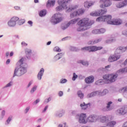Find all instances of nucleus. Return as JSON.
<instances>
[{
	"mask_svg": "<svg viewBox=\"0 0 127 127\" xmlns=\"http://www.w3.org/2000/svg\"><path fill=\"white\" fill-rule=\"evenodd\" d=\"M70 0H59L58 2L60 5L58 6L56 9L57 11H60L62 9H65L66 12H71L70 14V17L71 18L76 17V16H79V15H82L85 11L83 9H79L78 10H76L78 8V5L72 6L70 5Z\"/></svg>",
	"mask_w": 127,
	"mask_h": 127,
	"instance_id": "f257e3e1",
	"label": "nucleus"
},
{
	"mask_svg": "<svg viewBox=\"0 0 127 127\" xmlns=\"http://www.w3.org/2000/svg\"><path fill=\"white\" fill-rule=\"evenodd\" d=\"M75 23H77V25L79 26L77 28V31H85L88 29V26H91L94 24V21H90L88 18H84L81 20H80V18H77L71 20L66 25L69 26L70 24H75Z\"/></svg>",
	"mask_w": 127,
	"mask_h": 127,
	"instance_id": "f03ea898",
	"label": "nucleus"
},
{
	"mask_svg": "<svg viewBox=\"0 0 127 127\" xmlns=\"http://www.w3.org/2000/svg\"><path fill=\"white\" fill-rule=\"evenodd\" d=\"M23 61H24V59L22 58L17 63V66H19L18 68H16L14 71L13 77L15 76H21L23 75L26 70L25 69V67L23 65Z\"/></svg>",
	"mask_w": 127,
	"mask_h": 127,
	"instance_id": "7ed1b4c3",
	"label": "nucleus"
},
{
	"mask_svg": "<svg viewBox=\"0 0 127 127\" xmlns=\"http://www.w3.org/2000/svg\"><path fill=\"white\" fill-rule=\"evenodd\" d=\"M117 78H118L117 74H106L103 76V79L106 80L108 83H114V82H116Z\"/></svg>",
	"mask_w": 127,
	"mask_h": 127,
	"instance_id": "20e7f679",
	"label": "nucleus"
},
{
	"mask_svg": "<svg viewBox=\"0 0 127 127\" xmlns=\"http://www.w3.org/2000/svg\"><path fill=\"white\" fill-rule=\"evenodd\" d=\"M103 47H97L96 46H90L88 47H85L81 49L83 51H88V52H95L98 50H102Z\"/></svg>",
	"mask_w": 127,
	"mask_h": 127,
	"instance_id": "39448f33",
	"label": "nucleus"
},
{
	"mask_svg": "<svg viewBox=\"0 0 127 127\" xmlns=\"http://www.w3.org/2000/svg\"><path fill=\"white\" fill-rule=\"evenodd\" d=\"M96 20L99 22L100 21H106L108 24H113V20H112V16L111 15L99 17Z\"/></svg>",
	"mask_w": 127,
	"mask_h": 127,
	"instance_id": "423d86ee",
	"label": "nucleus"
},
{
	"mask_svg": "<svg viewBox=\"0 0 127 127\" xmlns=\"http://www.w3.org/2000/svg\"><path fill=\"white\" fill-rule=\"evenodd\" d=\"M121 51L119 50L117 52V49L115 51V55L112 56H110L108 59L109 62H115V61H117V60H119L121 58Z\"/></svg>",
	"mask_w": 127,
	"mask_h": 127,
	"instance_id": "0eeeda50",
	"label": "nucleus"
},
{
	"mask_svg": "<svg viewBox=\"0 0 127 127\" xmlns=\"http://www.w3.org/2000/svg\"><path fill=\"white\" fill-rule=\"evenodd\" d=\"M62 15L60 13H57L52 17V22H53L55 24L59 23L62 21Z\"/></svg>",
	"mask_w": 127,
	"mask_h": 127,
	"instance_id": "6e6552de",
	"label": "nucleus"
},
{
	"mask_svg": "<svg viewBox=\"0 0 127 127\" xmlns=\"http://www.w3.org/2000/svg\"><path fill=\"white\" fill-rule=\"evenodd\" d=\"M112 0H100V7L104 8V7H109L112 5Z\"/></svg>",
	"mask_w": 127,
	"mask_h": 127,
	"instance_id": "1a4fd4ad",
	"label": "nucleus"
},
{
	"mask_svg": "<svg viewBox=\"0 0 127 127\" xmlns=\"http://www.w3.org/2000/svg\"><path fill=\"white\" fill-rule=\"evenodd\" d=\"M107 13V9H105L104 10H100L98 11L92 12L90 13V15L91 16H100V15H103Z\"/></svg>",
	"mask_w": 127,
	"mask_h": 127,
	"instance_id": "9d476101",
	"label": "nucleus"
},
{
	"mask_svg": "<svg viewBox=\"0 0 127 127\" xmlns=\"http://www.w3.org/2000/svg\"><path fill=\"white\" fill-rule=\"evenodd\" d=\"M19 18L17 17H13L8 22V25L10 27L15 26V24H16V21L19 20Z\"/></svg>",
	"mask_w": 127,
	"mask_h": 127,
	"instance_id": "9b49d317",
	"label": "nucleus"
},
{
	"mask_svg": "<svg viewBox=\"0 0 127 127\" xmlns=\"http://www.w3.org/2000/svg\"><path fill=\"white\" fill-rule=\"evenodd\" d=\"M87 115L86 114H80L78 122L80 124H87L88 121L87 120Z\"/></svg>",
	"mask_w": 127,
	"mask_h": 127,
	"instance_id": "f8f14e48",
	"label": "nucleus"
},
{
	"mask_svg": "<svg viewBox=\"0 0 127 127\" xmlns=\"http://www.w3.org/2000/svg\"><path fill=\"white\" fill-rule=\"evenodd\" d=\"M117 114L119 115H126L127 113V107H123L117 111Z\"/></svg>",
	"mask_w": 127,
	"mask_h": 127,
	"instance_id": "ddd939ff",
	"label": "nucleus"
},
{
	"mask_svg": "<svg viewBox=\"0 0 127 127\" xmlns=\"http://www.w3.org/2000/svg\"><path fill=\"white\" fill-rule=\"evenodd\" d=\"M126 5H127V0H125L123 2H119L116 4V6L118 8H121V7L126 6Z\"/></svg>",
	"mask_w": 127,
	"mask_h": 127,
	"instance_id": "4468645a",
	"label": "nucleus"
},
{
	"mask_svg": "<svg viewBox=\"0 0 127 127\" xmlns=\"http://www.w3.org/2000/svg\"><path fill=\"white\" fill-rule=\"evenodd\" d=\"M95 78L93 76H90L88 77H86L85 79V81L87 84H91L94 82Z\"/></svg>",
	"mask_w": 127,
	"mask_h": 127,
	"instance_id": "2eb2a0df",
	"label": "nucleus"
},
{
	"mask_svg": "<svg viewBox=\"0 0 127 127\" xmlns=\"http://www.w3.org/2000/svg\"><path fill=\"white\" fill-rule=\"evenodd\" d=\"M123 23V20L121 19H116L113 20L112 25H120Z\"/></svg>",
	"mask_w": 127,
	"mask_h": 127,
	"instance_id": "dca6fc26",
	"label": "nucleus"
},
{
	"mask_svg": "<svg viewBox=\"0 0 127 127\" xmlns=\"http://www.w3.org/2000/svg\"><path fill=\"white\" fill-rule=\"evenodd\" d=\"M44 73V69L43 68H42L37 76L38 80H41V78H42V76H43Z\"/></svg>",
	"mask_w": 127,
	"mask_h": 127,
	"instance_id": "f3484780",
	"label": "nucleus"
},
{
	"mask_svg": "<svg viewBox=\"0 0 127 127\" xmlns=\"http://www.w3.org/2000/svg\"><path fill=\"white\" fill-rule=\"evenodd\" d=\"M55 4V0H49L47 3V7H50V6H54Z\"/></svg>",
	"mask_w": 127,
	"mask_h": 127,
	"instance_id": "a211bd4d",
	"label": "nucleus"
},
{
	"mask_svg": "<svg viewBox=\"0 0 127 127\" xmlns=\"http://www.w3.org/2000/svg\"><path fill=\"white\" fill-rule=\"evenodd\" d=\"M95 120H96V117L94 115H91L87 118V121H88V122H90L91 123L94 122Z\"/></svg>",
	"mask_w": 127,
	"mask_h": 127,
	"instance_id": "6ab92c4d",
	"label": "nucleus"
},
{
	"mask_svg": "<svg viewBox=\"0 0 127 127\" xmlns=\"http://www.w3.org/2000/svg\"><path fill=\"white\" fill-rule=\"evenodd\" d=\"M117 122L116 121H111L108 123L107 125V126L108 127H114L116 126Z\"/></svg>",
	"mask_w": 127,
	"mask_h": 127,
	"instance_id": "aec40b11",
	"label": "nucleus"
},
{
	"mask_svg": "<svg viewBox=\"0 0 127 127\" xmlns=\"http://www.w3.org/2000/svg\"><path fill=\"white\" fill-rule=\"evenodd\" d=\"M88 106H89V104H86L85 103H83L80 105V107L82 110H87L88 109Z\"/></svg>",
	"mask_w": 127,
	"mask_h": 127,
	"instance_id": "412c9836",
	"label": "nucleus"
},
{
	"mask_svg": "<svg viewBox=\"0 0 127 127\" xmlns=\"http://www.w3.org/2000/svg\"><path fill=\"white\" fill-rule=\"evenodd\" d=\"M25 52V54L27 58H29L28 56H29V55H30V54L32 53V51L30 49H26Z\"/></svg>",
	"mask_w": 127,
	"mask_h": 127,
	"instance_id": "4be33fe9",
	"label": "nucleus"
},
{
	"mask_svg": "<svg viewBox=\"0 0 127 127\" xmlns=\"http://www.w3.org/2000/svg\"><path fill=\"white\" fill-rule=\"evenodd\" d=\"M46 13H47L46 10L43 9L40 11V12H39V15L40 16L42 17L43 16H45V15H46Z\"/></svg>",
	"mask_w": 127,
	"mask_h": 127,
	"instance_id": "5701e85b",
	"label": "nucleus"
},
{
	"mask_svg": "<svg viewBox=\"0 0 127 127\" xmlns=\"http://www.w3.org/2000/svg\"><path fill=\"white\" fill-rule=\"evenodd\" d=\"M94 4V3L89 2L88 1H86L84 2V6L87 8H89L90 6H92Z\"/></svg>",
	"mask_w": 127,
	"mask_h": 127,
	"instance_id": "b1692460",
	"label": "nucleus"
},
{
	"mask_svg": "<svg viewBox=\"0 0 127 127\" xmlns=\"http://www.w3.org/2000/svg\"><path fill=\"white\" fill-rule=\"evenodd\" d=\"M119 73H127V67L121 68L118 70Z\"/></svg>",
	"mask_w": 127,
	"mask_h": 127,
	"instance_id": "393cba45",
	"label": "nucleus"
},
{
	"mask_svg": "<svg viewBox=\"0 0 127 127\" xmlns=\"http://www.w3.org/2000/svg\"><path fill=\"white\" fill-rule=\"evenodd\" d=\"M77 95L80 99H82L83 98H84V94H83L82 93V91H78Z\"/></svg>",
	"mask_w": 127,
	"mask_h": 127,
	"instance_id": "a878e982",
	"label": "nucleus"
},
{
	"mask_svg": "<svg viewBox=\"0 0 127 127\" xmlns=\"http://www.w3.org/2000/svg\"><path fill=\"white\" fill-rule=\"evenodd\" d=\"M112 104L113 102H112V101H110L107 103V105L106 106V109H107V111H110L111 110L110 108H111V105H112Z\"/></svg>",
	"mask_w": 127,
	"mask_h": 127,
	"instance_id": "bb28decb",
	"label": "nucleus"
},
{
	"mask_svg": "<svg viewBox=\"0 0 127 127\" xmlns=\"http://www.w3.org/2000/svg\"><path fill=\"white\" fill-rule=\"evenodd\" d=\"M101 123H106L108 122V118L106 117H103L101 118Z\"/></svg>",
	"mask_w": 127,
	"mask_h": 127,
	"instance_id": "cd10ccee",
	"label": "nucleus"
},
{
	"mask_svg": "<svg viewBox=\"0 0 127 127\" xmlns=\"http://www.w3.org/2000/svg\"><path fill=\"white\" fill-rule=\"evenodd\" d=\"M61 54L62 53H59L55 57V60H59L61 58Z\"/></svg>",
	"mask_w": 127,
	"mask_h": 127,
	"instance_id": "c85d7f7f",
	"label": "nucleus"
},
{
	"mask_svg": "<svg viewBox=\"0 0 127 127\" xmlns=\"http://www.w3.org/2000/svg\"><path fill=\"white\" fill-rule=\"evenodd\" d=\"M99 42H101V39L95 40L93 42H91L90 44H96V43H99Z\"/></svg>",
	"mask_w": 127,
	"mask_h": 127,
	"instance_id": "c756f323",
	"label": "nucleus"
},
{
	"mask_svg": "<svg viewBox=\"0 0 127 127\" xmlns=\"http://www.w3.org/2000/svg\"><path fill=\"white\" fill-rule=\"evenodd\" d=\"M54 51L55 52H61V49L58 47H56L54 48Z\"/></svg>",
	"mask_w": 127,
	"mask_h": 127,
	"instance_id": "7c9ffc66",
	"label": "nucleus"
},
{
	"mask_svg": "<svg viewBox=\"0 0 127 127\" xmlns=\"http://www.w3.org/2000/svg\"><path fill=\"white\" fill-rule=\"evenodd\" d=\"M92 33H93V34H100V30L96 29V30H93Z\"/></svg>",
	"mask_w": 127,
	"mask_h": 127,
	"instance_id": "2f4dec72",
	"label": "nucleus"
},
{
	"mask_svg": "<svg viewBox=\"0 0 127 127\" xmlns=\"http://www.w3.org/2000/svg\"><path fill=\"white\" fill-rule=\"evenodd\" d=\"M98 93H99V92H98V91L94 92L91 93L88 96H89V97L90 98L91 97H93V96H96V95H97V94H98Z\"/></svg>",
	"mask_w": 127,
	"mask_h": 127,
	"instance_id": "473e14b6",
	"label": "nucleus"
},
{
	"mask_svg": "<svg viewBox=\"0 0 127 127\" xmlns=\"http://www.w3.org/2000/svg\"><path fill=\"white\" fill-rule=\"evenodd\" d=\"M80 63H81L82 65H84V66H88V65H89V64L87 62H84V61H81Z\"/></svg>",
	"mask_w": 127,
	"mask_h": 127,
	"instance_id": "72a5a7b5",
	"label": "nucleus"
},
{
	"mask_svg": "<svg viewBox=\"0 0 127 127\" xmlns=\"http://www.w3.org/2000/svg\"><path fill=\"white\" fill-rule=\"evenodd\" d=\"M77 78H78V75H76V73H73V77H72V81H75V80H76Z\"/></svg>",
	"mask_w": 127,
	"mask_h": 127,
	"instance_id": "f704fd0d",
	"label": "nucleus"
},
{
	"mask_svg": "<svg viewBox=\"0 0 127 127\" xmlns=\"http://www.w3.org/2000/svg\"><path fill=\"white\" fill-rule=\"evenodd\" d=\"M66 82H67V79L63 78L61 80L60 83L61 84H64V83H66Z\"/></svg>",
	"mask_w": 127,
	"mask_h": 127,
	"instance_id": "c9c22d12",
	"label": "nucleus"
},
{
	"mask_svg": "<svg viewBox=\"0 0 127 127\" xmlns=\"http://www.w3.org/2000/svg\"><path fill=\"white\" fill-rule=\"evenodd\" d=\"M99 32H100V34L105 33V32H106V30H105V29H99Z\"/></svg>",
	"mask_w": 127,
	"mask_h": 127,
	"instance_id": "e433bc0d",
	"label": "nucleus"
},
{
	"mask_svg": "<svg viewBox=\"0 0 127 127\" xmlns=\"http://www.w3.org/2000/svg\"><path fill=\"white\" fill-rule=\"evenodd\" d=\"M36 86H34V87H33L31 90V93H33L34 92H35L36 90Z\"/></svg>",
	"mask_w": 127,
	"mask_h": 127,
	"instance_id": "4c0bfd02",
	"label": "nucleus"
},
{
	"mask_svg": "<svg viewBox=\"0 0 127 127\" xmlns=\"http://www.w3.org/2000/svg\"><path fill=\"white\" fill-rule=\"evenodd\" d=\"M11 119H12V117H9L7 121H6V122L7 123V124H9V123L10 122V121H11Z\"/></svg>",
	"mask_w": 127,
	"mask_h": 127,
	"instance_id": "58836bf2",
	"label": "nucleus"
},
{
	"mask_svg": "<svg viewBox=\"0 0 127 127\" xmlns=\"http://www.w3.org/2000/svg\"><path fill=\"white\" fill-rule=\"evenodd\" d=\"M101 83H102V81H101V80H99L98 81H97L96 82H95V84L96 85H101Z\"/></svg>",
	"mask_w": 127,
	"mask_h": 127,
	"instance_id": "ea45409f",
	"label": "nucleus"
},
{
	"mask_svg": "<svg viewBox=\"0 0 127 127\" xmlns=\"http://www.w3.org/2000/svg\"><path fill=\"white\" fill-rule=\"evenodd\" d=\"M4 115H5V111L4 110H3L1 112V116H2V118H3V117H4Z\"/></svg>",
	"mask_w": 127,
	"mask_h": 127,
	"instance_id": "a19ab883",
	"label": "nucleus"
},
{
	"mask_svg": "<svg viewBox=\"0 0 127 127\" xmlns=\"http://www.w3.org/2000/svg\"><path fill=\"white\" fill-rule=\"evenodd\" d=\"M123 35H125V36H127V31H124L122 33Z\"/></svg>",
	"mask_w": 127,
	"mask_h": 127,
	"instance_id": "79ce46f5",
	"label": "nucleus"
},
{
	"mask_svg": "<svg viewBox=\"0 0 127 127\" xmlns=\"http://www.w3.org/2000/svg\"><path fill=\"white\" fill-rule=\"evenodd\" d=\"M21 45H22V46H27V44L24 42H22L21 43Z\"/></svg>",
	"mask_w": 127,
	"mask_h": 127,
	"instance_id": "37998d69",
	"label": "nucleus"
},
{
	"mask_svg": "<svg viewBox=\"0 0 127 127\" xmlns=\"http://www.w3.org/2000/svg\"><path fill=\"white\" fill-rule=\"evenodd\" d=\"M108 90H107V89H105L104 91H103V94H104V95H106L107 93H108Z\"/></svg>",
	"mask_w": 127,
	"mask_h": 127,
	"instance_id": "c03bdc74",
	"label": "nucleus"
},
{
	"mask_svg": "<svg viewBox=\"0 0 127 127\" xmlns=\"http://www.w3.org/2000/svg\"><path fill=\"white\" fill-rule=\"evenodd\" d=\"M28 24H30V25H31V26H32V24H33V22L32 21H28Z\"/></svg>",
	"mask_w": 127,
	"mask_h": 127,
	"instance_id": "a18cd8bd",
	"label": "nucleus"
},
{
	"mask_svg": "<svg viewBox=\"0 0 127 127\" xmlns=\"http://www.w3.org/2000/svg\"><path fill=\"white\" fill-rule=\"evenodd\" d=\"M59 95L60 97H62V96H63V92L60 91L59 93Z\"/></svg>",
	"mask_w": 127,
	"mask_h": 127,
	"instance_id": "49530a36",
	"label": "nucleus"
},
{
	"mask_svg": "<svg viewBox=\"0 0 127 127\" xmlns=\"http://www.w3.org/2000/svg\"><path fill=\"white\" fill-rule=\"evenodd\" d=\"M14 8L16 9L17 10H19V9H20V7H19V6H15L14 7Z\"/></svg>",
	"mask_w": 127,
	"mask_h": 127,
	"instance_id": "de8ad7c7",
	"label": "nucleus"
},
{
	"mask_svg": "<svg viewBox=\"0 0 127 127\" xmlns=\"http://www.w3.org/2000/svg\"><path fill=\"white\" fill-rule=\"evenodd\" d=\"M123 127H127V122H125L123 126Z\"/></svg>",
	"mask_w": 127,
	"mask_h": 127,
	"instance_id": "09e8293b",
	"label": "nucleus"
},
{
	"mask_svg": "<svg viewBox=\"0 0 127 127\" xmlns=\"http://www.w3.org/2000/svg\"><path fill=\"white\" fill-rule=\"evenodd\" d=\"M39 102H40V100H39V99H37L34 103V104H37L38 103H39Z\"/></svg>",
	"mask_w": 127,
	"mask_h": 127,
	"instance_id": "8fccbe9b",
	"label": "nucleus"
},
{
	"mask_svg": "<svg viewBox=\"0 0 127 127\" xmlns=\"http://www.w3.org/2000/svg\"><path fill=\"white\" fill-rule=\"evenodd\" d=\"M10 63V60L8 59L6 62V64H9Z\"/></svg>",
	"mask_w": 127,
	"mask_h": 127,
	"instance_id": "3c124183",
	"label": "nucleus"
},
{
	"mask_svg": "<svg viewBox=\"0 0 127 127\" xmlns=\"http://www.w3.org/2000/svg\"><path fill=\"white\" fill-rule=\"evenodd\" d=\"M10 86H11V82H9V83H8V84L6 85V87H10Z\"/></svg>",
	"mask_w": 127,
	"mask_h": 127,
	"instance_id": "603ef678",
	"label": "nucleus"
},
{
	"mask_svg": "<svg viewBox=\"0 0 127 127\" xmlns=\"http://www.w3.org/2000/svg\"><path fill=\"white\" fill-rule=\"evenodd\" d=\"M48 108V106H46V107H45L44 110H43V112H46V110H47Z\"/></svg>",
	"mask_w": 127,
	"mask_h": 127,
	"instance_id": "864d4df0",
	"label": "nucleus"
},
{
	"mask_svg": "<svg viewBox=\"0 0 127 127\" xmlns=\"http://www.w3.org/2000/svg\"><path fill=\"white\" fill-rule=\"evenodd\" d=\"M10 57H11L12 56H13V52H11L9 54Z\"/></svg>",
	"mask_w": 127,
	"mask_h": 127,
	"instance_id": "5fc2aeb1",
	"label": "nucleus"
},
{
	"mask_svg": "<svg viewBox=\"0 0 127 127\" xmlns=\"http://www.w3.org/2000/svg\"><path fill=\"white\" fill-rule=\"evenodd\" d=\"M110 67H111V65H110L106 66H105V69H108V68H110Z\"/></svg>",
	"mask_w": 127,
	"mask_h": 127,
	"instance_id": "6e6d98bb",
	"label": "nucleus"
},
{
	"mask_svg": "<svg viewBox=\"0 0 127 127\" xmlns=\"http://www.w3.org/2000/svg\"><path fill=\"white\" fill-rule=\"evenodd\" d=\"M29 107H28L26 109V113H27L29 111Z\"/></svg>",
	"mask_w": 127,
	"mask_h": 127,
	"instance_id": "4d7b16f0",
	"label": "nucleus"
},
{
	"mask_svg": "<svg viewBox=\"0 0 127 127\" xmlns=\"http://www.w3.org/2000/svg\"><path fill=\"white\" fill-rule=\"evenodd\" d=\"M126 13H127V12H122V13H121L120 14L121 15H124V14H126Z\"/></svg>",
	"mask_w": 127,
	"mask_h": 127,
	"instance_id": "13d9d810",
	"label": "nucleus"
},
{
	"mask_svg": "<svg viewBox=\"0 0 127 127\" xmlns=\"http://www.w3.org/2000/svg\"><path fill=\"white\" fill-rule=\"evenodd\" d=\"M31 84H32V82L30 81L29 83V84L28 85V87H30Z\"/></svg>",
	"mask_w": 127,
	"mask_h": 127,
	"instance_id": "bf43d9fd",
	"label": "nucleus"
},
{
	"mask_svg": "<svg viewBox=\"0 0 127 127\" xmlns=\"http://www.w3.org/2000/svg\"><path fill=\"white\" fill-rule=\"evenodd\" d=\"M51 44V41H49L47 43V45H50Z\"/></svg>",
	"mask_w": 127,
	"mask_h": 127,
	"instance_id": "052dcab7",
	"label": "nucleus"
},
{
	"mask_svg": "<svg viewBox=\"0 0 127 127\" xmlns=\"http://www.w3.org/2000/svg\"><path fill=\"white\" fill-rule=\"evenodd\" d=\"M8 55H9V53L8 52L6 53L5 56H6V57H8Z\"/></svg>",
	"mask_w": 127,
	"mask_h": 127,
	"instance_id": "680f3d73",
	"label": "nucleus"
},
{
	"mask_svg": "<svg viewBox=\"0 0 127 127\" xmlns=\"http://www.w3.org/2000/svg\"><path fill=\"white\" fill-rule=\"evenodd\" d=\"M124 64H125V65H127V59L125 61Z\"/></svg>",
	"mask_w": 127,
	"mask_h": 127,
	"instance_id": "e2e57ef3",
	"label": "nucleus"
},
{
	"mask_svg": "<svg viewBox=\"0 0 127 127\" xmlns=\"http://www.w3.org/2000/svg\"><path fill=\"white\" fill-rule=\"evenodd\" d=\"M34 2H35V3H37V2H38V0H34Z\"/></svg>",
	"mask_w": 127,
	"mask_h": 127,
	"instance_id": "0e129e2a",
	"label": "nucleus"
},
{
	"mask_svg": "<svg viewBox=\"0 0 127 127\" xmlns=\"http://www.w3.org/2000/svg\"><path fill=\"white\" fill-rule=\"evenodd\" d=\"M122 100L121 98H119V99H118V102H122Z\"/></svg>",
	"mask_w": 127,
	"mask_h": 127,
	"instance_id": "69168bd1",
	"label": "nucleus"
},
{
	"mask_svg": "<svg viewBox=\"0 0 127 127\" xmlns=\"http://www.w3.org/2000/svg\"><path fill=\"white\" fill-rule=\"evenodd\" d=\"M59 127H63V125L60 124L59 125Z\"/></svg>",
	"mask_w": 127,
	"mask_h": 127,
	"instance_id": "338daca9",
	"label": "nucleus"
},
{
	"mask_svg": "<svg viewBox=\"0 0 127 127\" xmlns=\"http://www.w3.org/2000/svg\"><path fill=\"white\" fill-rule=\"evenodd\" d=\"M125 91H127V87L124 88Z\"/></svg>",
	"mask_w": 127,
	"mask_h": 127,
	"instance_id": "774afa93",
	"label": "nucleus"
}]
</instances>
